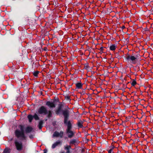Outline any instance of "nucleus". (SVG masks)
<instances>
[{"instance_id": "nucleus-5", "label": "nucleus", "mask_w": 153, "mask_h": 153, "mask_svg": "<svg viewBox=\"0 0 153 153\" xmlns=\"http://www.w3.org/2000/svg\"><path fill=\"white\" fill-rule=\"evenodd\" d=\"M126 58L128 60H131L132 62V63L133 64H135L136 63L137 57L133 56H131L128 54H127L126 55Z\"/></svg>"}, {"instance_id": "nucleus-44", "label": "nucleus", "mask_w": 153, "mask_h": 153, "mask_svg": "<svg viewBox=\"0 0 153 153\" xmlns=\"http://www.w3.org/2000/svg\"><path fill=\"white\" fill-rule=\"evenodd\" d=\"M152 29H153V28H152Z\"/></svg>"}, {"instance_id": "nucleus-4", "label": "nucleus", "mask_w": 153, "mask_h": 153, "mask_svg": "<svg viewBox=\"0 0 153 153\" xmlns=\"http://www.w3.org/2000/svg\"><path fill=\"white\" fill-rule=\"evenodd\" d=\"M14 133L15 136L17 138L21 137L23 140L25 139L26 137L24 133L20 131V130L16 129Z\"/></svg>"}, {"instance_id": "nucleus-13", "label": "nucleus", "mask_w": 153, "mask_h": 153, "mask_svg": "<svg viewBox=\"0 0 153 153\" xmlns=\"http://www.w3.org/2000/svg\"><path fill=\"white\" fill-rule=\"evenodd\" d=\"M41 30L40 32H39V34L38 35H40L41 36L45 35L47 32L45 29H41Z\"/></svg>"}, {"instance_id": "nucleus-24", "label": "nucleus", "mask_w": 153, "mask_h": 153, "mask_svg": "<svg viewBox=\"0 0 153 153\" xmlns=\"http://www.w3.org/2000/svg\"><path fill=\"white\" fill-rule=\"evenodd\" d=\"M33 116V118H34L36 120H39V118L36 113H35Z\"/></svg>"}, {"instance_id": "nucleus-10", "label": "nucleus", "mask_w": 153, "mask_h": 153, "mask_svg": "<svg viewBox=\"0 0 153 153\" xmlns=\"http://www.w3.org/2000/svg\"><path fill=\"white\" fill-rule=\"evenodd\" d=\"M78 139H73L71 140L69 142L70 145L71 144H73L75 145L76 144H78Z\"/></svg>"}, {"instance_id": "nucleus-38", "label": "nucleus", "mask_w": 153, "mask_h": 153, "mask_svg": "<svg viewBox=\"0 0 153 153\" xmlns=\"http://www.w3.org/2000/svg\"><path fill=\"white\" fill-rule=\"evenodd\" d=\"M25 21H27H27H28V19H26L25 20Z\"/></svg>"}, {"instance_id": "nucleus-28", "label": "nucleus", "mask_w": 153, "mask_h": 153, "mask_svg": "<svg viewBox=\"0 0 153 153\" xmlns=\"http://www.w3.org/2000/svg\"><path fill=\"white\" fill-rule=\"evenodd\" d=\"M65 99H66V100H69L70 101L71 100V99H70V97L69 96H65Z\"/></svg>"}, {"instance_id": "nucleus-11", "label": "nucleus", "mask_w": 153, "mask_h": 153, "mask_svg": "<svg viewBox=\"0 0 153 153\" xmlns=\"http://www.w3.org/2000/svg\"><path fill=\"white\" fill-rule=\"evenodd\" d=\"M83 84L81 82H79L76 84V88L79 89L82 88Z\"/></svg>"}, {"instance_id": "nucleus-9", "label": "nucleus", "mask_w": 153, "mask_h": 153, "mask_svg": "<svg viewBox=\"0 0 153 153\" xmlns=\"http://www.w3.org/2000/svg\"><path fill=\"white\" fill-rule=\"evenodd\" d=\"M83 122L81 120H79L77 123V125L78 128H84L83 125Z\"/></svg>"}, {"instance_id": "nucleus-43", "label": "nucleus", "mask_w": 153, "mask_h": 153, "mask_svg": "<svg viewBox=\"0 0 153 153\" xmlns=\"http://www.w3.org/2000/svg\"><path fill=\"white\" fill-rule=\"evenodd\" d=\"M61 153H63V152H62Z\"/></svg>"}, {"instance_id": "nucleus-36", "label": "nucleus", "mask_w": 153, "mask_h": 153, "mask_svg": "<svg viewBox=\"0 0 153 153\" xmlns=\"http://www.w3.org/2000/svg\"><path fill=\"white\" fill-rule=\"evenodd\" d=\"M117 152L116 153H120V152L118 151V149H117Z\"/></svg>"}, {"instance_id": "nucleus-32", "label": "nucleus", "mask_w": 153, "mask_h": 153, "mask_svg": "<svg viewBox=\"0 0 153 153\" xmlns=\"http://www.w3.org/2000/svg\"><path fill=\"white\" fill-rule=\"evenodd\" d=\"M135 68H137V71H138L139 70V67L135 66Z\"/></svg>"}, {"instance_id": "nucleus-17", "label": "nucleus", "mask_w": 153, "mask_h": 153, "mask_svg": "<svg viewBox=\"0 0 153 153\" xmlns=\"http://www.w3.org/2000/svg\"><path fill=\"white\" fill-rule=\"evenodd\" d=\"M116 46L115 44L112 45L110 46V50L112 51H114L116 49Z\"/></svg>"}, {"instance_id": "nucleus-15", "label": "nucleus", "mask_w": 153, "mask_h": 153, "mask_svg": "<svg viewBox=\"0 0 153 153\" xmlns=\"http://www.w3.org/2000/svg\"><path fill=\"white\" fill-rule=\"evenodd\" d=\"M60 143L61 142L60 141L56 142L52 145V148L54 149L55 148L56 146H57L58 145L60 144Z\"/></svg>"}, {"instance_id": "nucleus-7", "label": "nucleus", "mask_w": 153, "mask_h": 153, "mask_svg": "<svg viewBox=\"0 0 153 153\" xmlns=\"http://www.w3.org/2000/svg\"><path fill=\"white\" fill-rule=\"evenodd\" d=\"M116 144V143L115 142H112L111 143V145L109 147L110 149L109 150H107L108 152V153H111L112 152L113 153L114 152L113 151V149L115 148L117 149V147H115V145Z\"/></svg>"}, {"instance_id": "nucleus-27", "label": "nucleus", "mask_w": 153, "mask_h": 153, "mask_svg": "<svg viewBox=\"0 0 153 153\" xmlns=\"http://www.w3.org/2000/svg\"><path fill=\"white\" fill-rule=\"evenodd\" d=\"M71 147V146H70V145H69V146H67L66 147H65V149H66V150H70V149Z\"/></svg>"}, {"instance_id": "nucleus-14", "label": "nucleus", "mask_w": 153, "mask_h": 153, "mask_svg": "<svg viewBox=\"0 0 153 153\" xmlns=\"http://www.w3.org/2000/svg\"><path fill=\"white\" fill-rule=\"evenodd\" d=\"M137 84V82L136 81V79H132L131 80V84L132 86H135Z\"/></svg>"}, {"instance_id": "nucleus-1", "label": "nucleus", "mask_w": 153, "mask_h": 153, "mask_svg": "<svg viewBox=\"0 0 153 153\" xmlns=\"http://www.w3.org/2000/svg\"><path fill=\"white\" fill-rule=\"evenodd\" d=\"M53 102L48 101L46 102V105L50 108H55L56 107L55 103H60L58 104L57 108L55 110V114L59 116L62 115L64 117L63 122L65 123L69 121L70 116V111L68 109H63L64 105L60 102L59 98L57 97L55 98Z\"/></svg>"}, {"instance_id": "nucleus-26", "label": "nucleus", "mask_w": 153, "mask_h": 153, "mask_svg": "<svg viewBox=\"0 0 153 153\" xmlns=\"http://www.w3.org/2000/svg\"><path fill=\"white\" fill-rule=\"evenodd\" d=\"M70 32L72 33V36H74L76 34V32L75 31V29H72L70 31Z\"/></svg>"}, {"instance_id": "nucleus-34", "label": "nucleus", "mask_w": 153, "mask_h": 153, "mask_svg": "<svg viewBox=\"0 0 153 153\" xmlns=\"http://www.w3.org/2000/svg\"><path fill=\"white\" fill-rule=\"evenodd\" d=\"M65 153H71L70 151L69 150H66V152Z\"/></svg>"}, {"instance_id": "nucleus-37", "label": "nucleus", "mask_w": 153, "mask_h": 153, "mask_svg": "<svg viewBox=\"0 0 153 153\" xmlns=\"http://www.w3.org/2000/svg\"><path fill=\"white\" fill-rule=\"evenodd\" d=\"M119 26H120V25H117V27L118 28H119Z\"/></svg>"}, {"instance_id": "nucleus-3", "label": "nucleus", "mask_w": 153, "mask_h": 153, "mask_svg": "<svg viewBox=\"0 0 153 153\" xmlns=\"http://www.w3.org/2000/svg\"><path fill=\"white\" fill-rule=\"evenodd\" d=\"M37 113L39 115H47L48 118H50L52 117V112L50 110H48L46 107L44 106H41L39 107L37 110Z\"/></svg>"}, {"instance_id": "nucleus-25", "label": "nucleus", "mask_w": 153, "mask_h": 153, "mask_svg": "<svg viewBox=\"0 0 153 153\" xmlns=\"http://www.w3.org/2000/svg\"><path fill=\"white\" fill-rule=\"evenodd\" d=\"M143 33L144 34L148 33L150 31L149 29H143Z\"/></svg>"}, {"instance_id": "nucleus-42", "label": "nucleus", "mask_w": 153, "mask_h": 153, "mask_svg": "<svg viewBox=\"0 0 153 153\" xmlns=\"http://www.w3.org/2000/svg\"><path fill=\"white\" fill-rule=\"evenodd\" d=\"M41 94H42V92H41Z\"/></svg>"}, {"instance_id": "nucleus-40", "label": "nucleus", "mask_w": 153, "mask_h": 153, "mask_svg": "<svg viewBox=\"0 0 153 153\" xmlns=\"http://www.w3.org/2000/svg\"><path fill=\"white\" fill-rule=\"evenodd\" d=\"M30 138H31V136H30Z\"/></svg>"}, {"instance_id": "nucleus-29", "label": "nucleus", "mask_w": 153, "mask_h": 153, "mask_svg": "<svg viewBox=\"0 0 153 153\" xmlns=\"http://www.w3.org/2000/svg\"><path fill=\"white\" fill-rule=\"evenodd\" d=\"M58 33L59 35H62L63 34V32L62 30H60L58 31Z\"/></svg>"}, {"instance_id": "nucleus-22", "label": "nucleus", "mask_w": 153, "mask_h": 153, "mask_svg": "<svg viewBox=\"0 0 153 153\" xmlns=\"http://www.w3.org/2000/svg\"><path fill=\"white\" fill-rule=\"evenodd\" d=\"M10 149L8 148H5L2 153H10Z\"/></svg>"}, {"instance_id": "nucleus-35", "label": "nucleus", "mask_w": 153, "mask_h": 153, "mask_svg": "<svg viewBox=\"0 0 153 153\" xmlns=\"http://www.w3.org/2000/svg\"><path fill=\"white\" fill-rule=\"evenodd\" d=\"M121 27V29H124V28H125V26L124 25H123Z\"/></svg>"}, {"instance_id": "nucleus-12", "label": "nucleus", "mask_w": 153, "mask_h": 153, "mask_svg": "<svg viewBox=\"0 0 153 153\" xmlns=\"http://www.w3.org/2000/svg\"><path fill=\"white\" fill-rule=\"evenodd\" d=\"M33 128L30 126H27L25 128V131L26 133H29L32 131Z\"/></svg>"}, {"instance_id": "nucleus-31", "label": "nucleus", "mask_w": 153, "mask_h": 153, "mask_svg": "<svg viewBox=\"0 0 153 153\" xmlns=\"http://www.w3.org/2000/svg\"><path fill=\"white\" fill-rule=\"evenodd\" d=\"M47 47H44L43 48V50L45 51H47Z\"/></svg>"}, {"instance_id": "nucleus-41", "label": "nucleus", "mask_w": 153, "mask_h": 153, "mask_svg": "<svg viewBox=\"0 0 153 153\" xmlns=\"http://www.w3.org/2000/svg\"><path fill=\"white\" fill-rule=\"evenodd\" d=\"M144 29H147V27H146Z\"/></svg>"}, {"instance_id": "nucleus-33", "label": "nucleus", "mask_w": 153, "mask_h": 153, "mask_svg": "<svg viewBox=\"0 0 153 153\" xmlns=\"http://www.w3.org/2000/svg\"><path fill=\"white\" fill-rule=\"evenodd\" d=\"M47 149H45L44 150V153H47Z\"/></svg>"}, {"instance_id": "nucleus-30", "label": "nucleus", "mask_w": 153, "mask_h": 153, "mask_svg": "<svg viewBox=\"0 0 153 153\" xmlns=\"http://www.w3.org/2000/svg\"><path fill=\"white\" fill-rule=\"evenodd\" d=\"M35 65L37 67H39L40 65L39 63L38 62H36L35 63Z\"/></svg>"}, {"instance_id": "nucleus-39", "label": "nucleus", "mask_w": 153, "mask_h": 153, "mask_svg": "<svg viewBox=\"0 0 153 153\" xmlns=\"http://www.w3.org/2000/svg\"><path fill=\"white\" fill-rule=\"evenodd\" d=\"M67 108H68V109H69V108H68V106H67Z\"/></svg>"}, {"instance_id": "nucleus-8", "label": "nucleus", "mask_w": 153, "mask_h": 153, "mask_svg": "<svg viewBox=\"0 0 153 153\" xmlns=\"http://www.w3.org/2000/svg\"><path fill=\"white\" fill-rule=\"evenodd\" d=\"M64 133L62 131H61L60 133H59L57 131L54 132L53 134V136L54 137H59L61 138L63 137Z\"/></svg>"}, {"instance_id": "nucleus-6", "label": "nucleus", "mask_w": 153, "mask_h": 153, "mask_svg": "<svg viewBox=\"0 0 153 153\" xmlns=\"http://www.w3.org/2000/svg\"><path fill=\"white\" fill-rule=\"evenodd\" d=\"M15 144L18 150H21L23 148V145L22 143H19L17 141H15Z\"/></svg>"}, {"instance_id": "nucleus-18", "label": "nucleus", "mask_w": 153, "mask_h": 153, "mask_svg": "<svg viewBox=\"0 0 153 153\" xmlns=\"http://www.w3.org/2000/svg\"><path fill=\"white\" fill-rule=\"evenodd\" d=\"M27 118L29 120V122H31L33 120V116L31 114H29L27 116Z\"/></svg>"}, {"instance_id": "nucleus-21", "label": "nucleus", "mask_w": 153, "mask_h": 153, "mask_svg": "<svg viewBox=\"0 0 153 153\" xmlns=\"http://www.w3.org/2000/svg\"><path fill=\"white\" fill-rule=\"evenodd\" d=\"M84 68L85 69L87 70L90 68V67L89 66V64L87 62L84 64Z\"/></svg>"}, {"instance_id": "nucleus-16", "label": "nucleus", "mask_w": 153, "mask_h": 153, "mask_svg": "<svg viewBox=\"0 0 153 153\" xmlns=\"http://www.w3.org/2000/svg\"><path fill=\"white\" fill-rule=\"evenodd\" d=\"M105 48V47H101L99 49L98 48L97 49L100 50V53L102 54L105 53L104 52V49Z\"/></svg>"}, {"instance_id": "nucleus-2", "label": "nucleus", "mask_w": 153, "mask_h": 153, "mask_svg": "<svg viewBox=\"0 0 153 153\" xmlns=\"http://www.w3.org/2000/svg\"><path fill=\"white\" fill-rule=\"evenodd\" d=\"M65 125L67 127L66 129L65 133L67 135L68 137L71 138L74 137L75 132L72 130L73 127V121L69 120L66 122L64 123Z\"/></svg>"}, {"instance_id": "nucleus-19", "label": "nucleus", "mask_w": 153, "mask_h": 153, "mask_svg": "<svg viewBox=\"0 0 153 153\" xmlns=\"http://www.w3.org/2000/svg\"><path fill=\"white\" fill-rule=\"evenodd\" d=\"M43 120H41L39 121L38 126L39 129H41L42 127V125L43 124Z\"/></svg>"}, {"instance_id": "nucleus-20", "label": "nucleus", "mask_w": 153, "mask_h": 153, "mask_svg": "<svg viewBox=\"0 0 153 153\" xmlns=\"http://www.w3.org/2000/svg\"><path fill=\"white\" fill-rule=\"evenodd\" d=\"M39 73V71H35L33 73V75L36 77L38 76V74Z\"/></svg>"}, {"instance_id": "nucleus-23", "label": "nucleus", "mask_w": 153, "mask_h": 153, "mask_svg": "<svg viewBox=\"0 0 153 153\" xmlns=\"http://www.w3.org/2000/svg\"><path fill=\"white\" fill-rule=\"evenodd\" d=\"M19 127L20 128V131L24 133V126L22 125H20L19 126Z\"/></svg>"}]
</instances>
